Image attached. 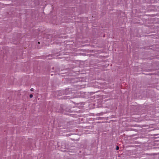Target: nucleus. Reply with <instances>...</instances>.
Masks as SVG:
<instances>
[{"label":"nucleus","mask_w":159,"mask_h":159,"mask_svg":"<svg viewBox=\"0 0 159 159\" xmlns=\"http://www.w3.org/2000/svg\"><path fill=\"white\" fill-rule=\"evenodd\" d=\"M33 97V95L32 94H30V98H32Z\"/></svg>","instance_id":"nucleus-1"},{"label":"nucleus","mask_w":159,"mask_h":159,"mask_svg":"<svg viewBox=\"0 0 159 159\" xmlns=\"http://www.w3.org/2000/svg\"><path fill=\"white\" fill-rule=\"evenodd\" d=\"M119 149V147L118 146H117L116 148V150H117Z\"/></svg>","instance_id":"nucleus-2"},{"label":"nucleus","mask_w":159,"mask_h":159,"mask_svg":"<svg viewBox=\"0 0 159 159\" xmlns=\"http://www.w3.org/2000/svg\"><path fill=\"white\" fill-rule=\"evenodd\" d=\"M30 90H31V91H33V90H34V89H33V88H31V89H30Z\"/></svg>","instance_id":"nucleus-3"},{"label":"nucleus","mask_w":159,"mask_h":159,"mask_svg":"<svg viewBox=\"0 0 159 159\" xmlns=\"http://www.w3.org/2000/svg\"><path fill=\"white\" fill-rule=\"evenodd\" d=\"M38 43L39 44L40 43V42H38Z\"/></svg>","instance_id":"nucleus-4"}]
</instances>
